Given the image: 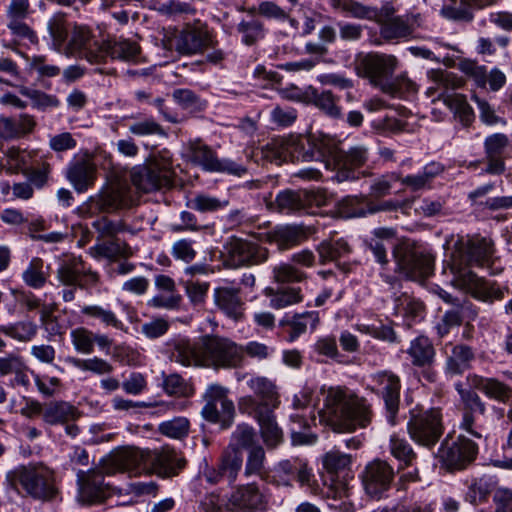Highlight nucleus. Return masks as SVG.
<instances>
[{
	"label": "nucleus",
	"mask_w": 512,
	"mask_h": 512,
	"mask_svg": "<svg viewBox=\"0 0 512 512\" xmlns=\"http://www.w3.org/2000/svg\"><path fill=\"white\" fill-rule=\"evenodd\" d=\"M478 453V446L472 440L459 436L453 439L447 436L438 448L435 456L448 470H462L472 463Z\"/></svg>",
	"instance_id": "9b49d317"
},
{
	"label": "nucleus",
	"mask_w": 512,
	"mask_h": 512,
	"mask_svg": "<svg viewBox=\"0 0 512 512\" xmlns=\"http://www.w3.org/2000/svg\"><path fill=\"white\" fill-rule=\"evenodd\" d=\"M265 295L269 297V305L274 309H283L303 301L299 287L266 288Z\"/></svg>",
	"instance_id": "58836bf2"
},
{
	"label": "nucleus",
	"mask_w": 512,
	"mask_h": 512,
	"mask_svg": "<svg viewBox=\"0 0 512 512\" xmlns=\"http://www.w3.org/2000/svg\"><path fill=\"white\" fill-rule=\"evenodd\" d=\"M372 381L381 390L388 422L395 425L400 402L399 377L390 371H380L372 375Z\"/></svg>",
	"instance_id": "6ab92c4d"
},
{
	"label": "nucleus",
	"mask_w": 512,
	"mask_h": 512,
	"mask_svg": "<svg viewBox=\"0 0 512 512\" xmlns=\"http://www.w3.org/2000/svg\"><path fill=\"white\" fill-rule=\"evenodd\" d=\"M103 467L100 463L88 471L77 472V500L85 505H94L103 502L107 496L108 485L104 483Z\"/></svg>",
	"instance_id": "4468645a"
},
{
	"label": "nucleus",
	"mask_w": 512,
	"mask_h": 512,
	"mask_svg": "<svg viewBox=\"0 0 512 512\" xmlns=\"http://www.w3.org/2000/svg\"><path fill=\"white\" fill-rule=\"evenodd\" d=\"M139 53V46L129 40H105L102 41V48L98 54L89 55L90 63L104 62L108 57L111 59H120L131 61L136 59Z\"/></svg>",
	"instance_id": "5701e85b"
},
{
	"label": "nucleus",
	"mask_w": 512,
	"mask_h": 512,
	"mask_svg": "<svg viewBox=\"0 0 512 512\" xmlns=\"http://www.w3.org/2000/svg\"><path fill=\"white\" fill-rule=\"evenodd\" d=\"M241 35V42L246 46H252L264 38V24L256 18L243 19L236 27Z\"/></svg>",
	"instance_id": "a18cd8bd"
},
{
	"label": "nucleus",
	"mask_w": 512,
	"mask_h": 512,
	"mask_svg": "<svg viewBox=\"0 0 512 512\" xmlns=\"http://www.w3.org/2000/svg\"><path fill=\"white\" fill-rule=\"evenodd\" d=\"M394 479V469L383 460L370 462L362 475L365 492L374 499H381L390 489Z\"/></svg>",
	"instance_id": "a211bd4d"
},
{
	"label": "nucleus",
	"mask_w": 512,
	"mask_h": 512,
	"mask_svg": "<svg viewBox=\"0 0 512 512\" xmlns=\"http://www.w3.org/2000/svg\"><path fill=\"white\" fill-rule=\"evenodd\" d=\"M273 279L277 283L302 282L306 274L289 263H280L273 267Z\"/></svg>",
	"instance_id": "052dcab7"
},
{
	"label": "nucleus",
	"mask_w": 512,
	"mask_h": 512,
	"mask_svg": "<svg viewBox=\"0 0 512 512\" xmlns=\"http://www.w3.org/2000/svg\"><path fill=\"white\" fill-rule=\"evenodd\" d=\"M7 27L12 36V41L16 45L29 47L38 43L36 32L26 23V21L7 22Z\"/></svg>",
	"instance_id": "8fccbe9b"
},
{
	"label": "nucleus",
	"mask_w": 512,
	"mask_h": 512,
	"mask_svg": "<svg viewBox=\"0 0 512 512\" xmlns=\"http://www.w3.org/2000/svg\"><path fill=\"white\" fill-rule=\"evenodd\" d=\"M475 358L474 349L467 344L453 345L450 353H447L445 373L450 376L462 375L466 370L472 368Z\"/></svg>",
	"instance_id": "c756f323"
},
{
	"label": "nucleus",
	"mask_w": 512,
	"mask_h": 512,
	"mask_svg": "<svg viewBox=\"0 0 512 512\" xmlns=\"http://www.w3.org/2000/svg\"><path fill=\"white\" fill-rule=\"evenodd\" d=\"M49 267L45 266L41 258L34 257L22 273V279L26 285L34 289L42 288L49 277Z\"/></svg>",
	"instance_id": "37998d69"
},
{
	"label": "nucleus",
	"mask_w": 512,
	"mask_h": 512,
	"mask_svg": "<svg viewBox=\"0 0 512 512\" xmlns=\"http://www.w3.org/2000/svg\"><path fill=\"white\" fill-rule=\"evenodd\" d=\"M317 253L320 264L325 265L327 263L335 262L338 267H341L338 260L350 253V247L343 239L322 241L317 246Z\"/></svg>",
	"instance_id": "a19ab883"
},
{
	"label": "nucleus",
	"mask_w": 512,
	"mask_h": 512,
	"mask_svg": "<svg viewBox=\"0 0 512 512\" xmlns=\"http://www.w3.org/2000/svg\"><path fill=\"white\" fill-rule=\"evenodd\" d=\"M406 353L410 357L412 365L420 368L432 366L436 356L431 340L424 335L413 339Z\"/></svg>",
	"instance_id": "e433bc0d"
},
{
	"label": "nucleus",
	"mask_w": 512,
	"mask_h": 512,
	"mask_svg": "<svg viewBox=\"0 0 512 512\" xmlns=\"http://www.w3.org/2000/svg\"><path fill=\"white\" fill-rule=\"evenodd\" d=\"M329 4L334 10L347 13L357 19L367 18L370 12L368 7L353 0H329Z\"/></svg>",
	"instance_id": "338daca9"
},
{
	"label": "nucleus",
	"mask_w": 512,
	"mask_h": 512,
	"mask_svg": "<svg viewBox=\"0 0 512 512\" xmlns=\"http://www.w3.org/2000/svg\"><path fill=\"white\" fill-rule=\"evenodd\" d=\"M103 472L113 475L117 472L138 474L147 465V452L132 447H124L113 451L99 462Z\"/></svg>",
	"instance_id": "dca6fc26"
},
{
	"label": "nucleus",
	"mask_w": 512,
	"mask_h": 512,
	"mask_svg": "<svg viewBox=\"0 0 512 512\" xmlns=\"http://www.w3.org/2000/svg\"><path fill=\"white\" fill-rule=\"evenodd\" d=\"M301 459L282 460L274 468L273 478L277 485L291 487Z\"/></svg>",
	"instance_id": "864d4df0"
},
{
	"label": "nucleus",
	"mask_w": 512,
	"mask_h": 512,
	"mask_svg": "<svg viewBox=\"0 0 512 512\" xmlns=\"http://www.w3.org/2000/svg\"><path fill=\"white\" fill-rule=\"evenodd\" d=\"M274 410L269 409L248 414L257 420L265 444L272 448L281 443L283 439V432L276 422Z\"/></svg>",
	"instance_id": "c9c22d12"
},
{
	"label": "nucleus",
	"mask_w": 512,
	"mask_h": 512,
	"mask_svg": "<svg viewBox=\"0 0 512 512\" xmlns=\"http://www.w3.org/2000/svg\"><path fill=\"white\" fill-rule=\"evenodd\" d=\"M92 227L102 238H114L119 233L129 232L134 234L138 229L132 228L122 220H110L107 217H100L93 221Z\"/></svg>",
	"instance_id": "09e8293b"
},
{
	"label": "nucleus",
	"mask_w": 512,
	"mask_h": 512,
	"mask_svg": "<svg viewBox=\"0 0 512 512\" xmlns=\"http://www.w3.org/2000/svg\"><path fill=\"white\" fill-rule=\"evenodd\" d=\"M131 203L132 196L129 188L121 184H112L97 195L91 196L86 203V209L90 214L113 212L129 207Z\"/></svg>",
	"instance_id": "f3484780"
},
{
	"label": "nucleus",
	"mask_w": 512,
	"mask_h": 512,
	"mask_svg": "<svg viewBox=\"0 0 512 512\" xmlns=\"http://www.w3.org/2000/svg\"><path fill=\"white\" fill-rule=\"evenodd\" d=\"M147 464H150L159 476L169 478L179 473L185 465V459L174 449L166 447L161 450L147 452Z\"/></svg>",
	"instance_id": "4be33fe9"
},
{
	"label": "nucleus",
	"mask_w": 512,
	"mask_h": 512,
	"mask_svg": "<svg viewBox=\"0 0 512 512\" xmlns=\"http://www.w3.org/2000/svg\"><path fill=\"white\" fill-rule=\"evenodd\" d=\"M35 411L42 412L43 420L50 425L65 424L75 421L80 413L75 406L65 401L51 402L42 410L40 404H35Z\"/></svg>",
	"instance_id": "f704fd0d"
},
{
	"label": "nucleus",
	"mask_w": 512,
	"mask_h": 512,
	"mask_svg": "<svg viewBox=\"0 0 512 512\" xmlns=\"http://www.w3.org/2000/svg\"><path fill=\"white\" fill-rule=\"evenodd\" d=\"M428 76L435 84L429 90L439 91V96L443 97L444 103L454 112L462 125L470 126L475 119L473 108L468 104L464 95L449 93L461 87L462 80L444 70H431L428 72Z\"/></svg>",
	"instance_id": "0eeeda50"
},
{
	"label": "nucleus",
	"mask_w": 512,
	"mask_h": 512,
	"mask_svg": "<svg viewBox=\"0 0 512 512\" xmlns=\"http://www.w3.org/2000/svg\"><path fill=\"white\" fill-rule=\"evenodd\" d=\"M463 403V419L461 428L469 434L481 438V434L473 430L476 415H485L486 405L480 396L471 389H458Z\"/></svg>",
	"instance_id": "b1692460"
},
{
	"label": "nucleus",
	"mask_w": 512,
	"mask_h": 512,
	"mask_svg": "<svg viewBox=\"0 0 512 512\" xmlns=\"http://www.w3.org/2000/svg\"><path fill=\"white\" fill-rule=\"evenodd\" d=\"M65 175L75 191L83 193L94 185L96 166L86 157L74 159L68 164Z\"/></svg>",
	"instance_id": "412c9836"
},
{
	"label": "nucleus",
	"mask_w": 512,
	"mask_h": 512,
	"mask_svg": "<svg viewBox=\"0 0 512 512\" xmlns=\"http://www.w3.org/2000/svg\"><path fill=\"white\" fill-rule=\"evenodd\" d=\"M393 257L396 270L410 280L422 281L432 274L434 258L414 243H402L395 247Z\"/></svg>",
	"instance_id": "6e6552de"
},
{
	"label": "nucleus",
	"mask_w": 512,
	"mask_h": 512,
	"mask_svg": "<svg viewBox=\"0 0 512 512\" xmlns=\"http://www.w3.org/2000/svg\"><path fill=\"white\" fill-rule=\"evenodd\" d=\"M305 98L330 117L337 118L341 109L336 103V98L330 90L319 91L309 86L304 92Z\"/></svg>",
	"instance_id": "4c0bfd02"
},
{
	"label": "nucleus",
	"mask_w": 512,
	"mask_h": 512,
	"mask_svg": "<svg viewBox=\"0 0 512 512\" xmlns=\"http://www.w3.org/2000/svg\"><path fill=\"white\" fill-rule=\"evenodd\" d=\"M48 30L54 47L61 50L68 35L64 14H54L48 21Z\"/></svg>",
	"instance_id": "13d9d810"
},
{
	"label": "nucleus",
	"mask_w": 512,
	"mask_h": 512,
	"mask_svg": "<svg viewBox=\"0 0 512 512\" xmlns=\"http://www.w3.org/2000/svg\"><path fill=\"white\" fill-rule=\"evenodd\" d=\"M368 160V149L365 146H354L348 151L343 153L339 161L338 171L335 179L338 182L356 180L359 174L355 171L357 168L363 166Z\"/></svg>",
	"instance_id": "393cba45"
},
{
	"label": "nucleus",
	"mask_w": 512,
	"mask_h": 512,
	"mask_svg": "<svg viewBox=\"0 0 512 512\" xmlns=\"http://www.w3.org/2000/svg\"><path fill=\"white\" fill-rule=\"evenodd\" d=\"M370 202L365 198H359L356 196H347L340 202V210L345 217H364L369 214Z\"/></svg>",
	"instance_id": "bf43d9fd"
},
{
	"label": "nucleus",
	"mask_w": 512,
	"mask_h": 512,
	"mask_svg": "<svg viewBox=\"0 0 512 512\" xmlns=\"http://www.w3.org/2000/svg\"><path fill=\"white\" fill-rule=\"evenodd\" d=\"M240 364V345L219 336H204L202 338V366L232 368Z\"/></svg>",
	"instance_id": "1a4fd4ad"
},
{
	"label": "nucleus",
	"mask_w": 512,
	"mask_h": 512,
	"mask_svg": "<svg viewBox=\"0 0 512 512\" xmlns=\"http://www.w3.org/2000/svg\"><path fill=\"white\" fill-rule=\"evenodd\" d=\"M397 66L398 59L394 55L378 52L359 53L354 61L356 74L382 92L392 91L388 81Z\"/></svg>",
	"instance_id": "423d86ee"
},
{
	"label": "nucleus",
	"mask_w": 512,
	"mask_h": 512,
	"mask_svg": "<svg viewBox=\"0 0 512 512\" xmlns=\"http://www.w3.org/2000/svg\"><path fill=\"white\" fill-rule=\"evenodd\" d=\"M158 431L166 437L181 440L188 436L190 422L186 417H175L161 422Z\"/></svg>",
	"instance_id": "603ef678"
},
{
	"label": "nucleus",
	"mask_w": 512,
	"mask_h": 512,
	"mask_svg": "<svg viewBox=\"0 0 512 512\" xmlns=\"http://www.w3.org/2000/svg\"><path fill=\"white\" fill-rule=\"evenodd\" d=\"M229 505L234 512H264L267 502L255 484L239 486L232 492Z\"/></svg>",
	"instance_id": "aec40b11"
},
{
	"label": "nucleus",
	"mask_w": 512,
	"mask_h": 512,
	"mask_svg": "<svg viewBox=\"0 0 512 512\" xmlns=\"http://www.w3.org/2000/svg\"><path fill=\"white\" fill-rule=\"evenodd\" d=\"M224 248L225 261L234 268L258 265L265 262L269 257L267 248L256 242L241 238H231Z\"/></svg>",
	"instance_id": "2eb2a0df"
},
{
	"label": "nucleus",
	"mask_w": 512,
	"mask_h": 512,
	"mask_svg": "<svg viewBox=\"0 0 512 512\" xmlns=\"http://www.w3.org/2000/svg\"><path fill=\"white\" fill-rule=\"evenodd\" d=\"M81 313L89 318L99 320L105 326H111L116 329H122L123 323L117 318L115 313L99 305H85L81 308Z\"/></svg>",
	"instance_id": "6e6d98bb"
},
{
	"label": "nucleus",
	"mask_w": 512,
	"mask_h": 512,
	"mask_svg": "<svg viewBox=\"0 0 512 512\" xmlns=\"http://www.w3.org/2000/svg\"><path fill=\"white\" fill-rule=\"evenodd\" d=\"M388 85L391 92H384L392 97L405 98L417 92V84L407 77L406 74H401L395 78H390Z\"/></svg>",
	"instance_id": "e2e57ef3"
},
{
	"label": "nucleus",
	"mask_w": 512,
	"mask_h": 512,
	"mask_svg": "<svg viewBox=\"0 0 512 512\" xmlns=\"http://www.w3.org/2000/svg\"><path fill=\"white\" fill-rule=\"evenodd\" d=\"M328 153L326 139L314 134L273 138L261 148L262 157L277 165L295 160L321 161Z\"/></svg>",
	"instance_id": "7ed1b4c3"
},
{
	"label": "nucleus",
	"mask_w": 512,
	"mask_h": 512,
	"mask_svg": "<svg viewBox=\"0 0 512 512\" xmlns=\"http://www.w3.org/2000/svg\"><path fill=\"white\" fill-rule=\"evenodd\" d=\"M214 303L217 308L228 318L240 321L244 316V302L239 290L230 287H218L213 293Z\"/></svg>",
	"instance_id": "a878e982"
},
{
	"label": "nucleus",
	"mask_w": 512,
	"mask_h": 512,
	"mask_svg": "<svg viewBox=\"0 0 512 512\" xmlns=\"http://www.w3.org/2000/svg\"><path fill=\"white\" fill-rule=\"evenodd\" d=\"M388 448L390 454L399 462V468H406L414 465L417 455L406 438L397 434H392L390 436Z\"/></svg>",
	"instance_id": "ea45409f"
},
{
	"label": "nucleus",
	"mask_w": 512,
	"mask_h": 512,
	"mask_svg": "<svg viewBox=\"0 0 512 512\" xmlns=\"http://www.w3.org/2000/svg\"><path fill=\"white\" fill-rule=\"evenodd\" d=\"M171 178V163L165 159L155 158L145 166L133 168L131 172L133 185L146 193L170 186Z\"/></svg>",
	"instance_id": "ddd939ff"
},
{
	"label": "nucleus",
	"mask_w": 512,
	"mask_h": 512,
	"mask_svg": "<svg viewBox=\"0 0 512 512\" xmlns=\"http://www.w3.org/2000/svg\"><path fill=\"white\" fill-rule=\"evenodd\" d=\"M247 386L254 396H243L238 401V409L241 413L253 414L255 412L276 409L279 406V395L276 385L264 376H251Z\"/></svg>",
	"instance_id": "9d476101"
},
{
	"label": "nucleus",
	"mask_w": 512,
	"mask_h": 512,
	"mask_svg": "<svg viewBox=\"0 0 512 512\" xmlns=\"http://www.w3.org/2000/svg\"><path fill=\"white\" fill-rule=\"evenodd\" d=\"M211 44L209 31L200 27H186L176 39V48L182 54H196Z\"/></svg>",
	"instance_id": "cd10ccee"
},
{
	"label": "nucleus",
	"mask_w": 512,
	"mask_h": 512,
	"mask_svg": "<svg viewBox=\"0 0 512 512\" xmlns=\"http://www.w3.org/2000/svg\"><path fill=\"white\" fill-rule=\"evenodd\" d=\"M163 389L169 395L190 396L193 391L190 385L178 374H163Z\"/></svg>",
	"instance_id": "69168bd1"
},
{
	"label": "nucleus",
	"mask_w": 512,
	"mask_h": 512,
	"mask_svg": "<svg viewBox=\"0 0 512 512\" xmlns=\"http://www.w3.org/2000/svg\"><path fill=\"white\" fill-rule=\"evenodd\" d=\"M229 205L228 199H220L208 194H198L191 201V208L201 213L222 210Z\"/></svg>",
	"instance_id": "4d7b16f0"
},
{
	"label": "nucleus",
	"mask_w": 512,
	"mask_h": 512,
	"mask_svg": "<svg viewBox=\"0 0 512 512\" xmlns=\"http://www.w3.org/2000/svg\"><path fill=\"white\" fill-rule=\"evenodd\" d=\"M352 456L344 453L338 447L326 452L322 457V465L328 473H338L349 468Z\"/></svg>",
	"instance_id": "3c124183"
},
{
	"label": "nucleus",
	"mask_w": 512,
	"mask_h": 512,
	"mask_svg": "<svg viewBox=\"0 0 512 512\" xmlns=\"http://www.w3.org/2000/svg\"><path fill=\"white\" fill-rule=\"evenodd\" d=\"M319 417L336 432H354L357 428H366L373 413L364 398L348 389L332 387L327 391Z\"/></svg>",
	"instance_id": "f03ea898"
},
{
	"label": "nucleus",
	"mask_w": 512,
	"mask_h": 512,
	"mask_svg": "<svg viewBox=\"0 0 512 512\" xmlns=\"http://www.w3.org/2000/svg\"><path fill=\"white\" fill-rule=\"evenodd\" d=\"M444 166L436 161L426 164L422 171L417 174H410L405 177L399 176L401 184L412 192L430 189L434 179L444 172Z\"/></svg>",
	"instance_id": "72a5a7b5"
},
{
	"label": "nucleus",
	"mask_w": 512,
	"mask_h": 512,
	"mask_svg": "<svg viewBox=\"0 0 512 512\" xmlns=\"http://www.w3.org/2000/svg\"><path fill=\"white\" fill-rule=\"evenodd\" d=\"M171 345V360L183 366H202V341L195 344L187 338H176Z\"/></svg>",
	"instance_id": "2f4dec72"
},
{
	"label": "nucleus",
	"mask_w": 512,
	"mask_h": 512,
	"mask_svg": "<svg viewBox=\"0 0 512 512\" xmlns=\"http://www.w3.org/2000/svg\"><path fill=\"white\" fill-rule=\"evenodd\" d=\"M190 159L204 170L213 171L217 157L213 150L200 140L192 141L189 145Z\"/></svg>",
	"instance_id": "49530a36"
},
{
	"label": "nucleus",
	"mask_w": 512,
	"mask_h": 512,
	"mask_svg": "<svg viewBox=\"0 0 512 512\" xmlns=\"http://www.w3.org/2000/svg\"><path fill=\"white\" fill-rule=\"evenodd\" d=\"M7 488L41 502H50L58 496L52 470L40 463L18 465L5 475Z\"/></svg>",
	"instance_id": "20e7f679"
},
{
	"label": "nucleus",
	"mask_w": 512,
	"mask_h": 512,
	"mask_svg": "<svg viewBox=\"0 0 512 512\" xmlns=\"http://www.w3.org/2000/svg\"><path fill=\"white\" fill-rule=\"evenodd\" d=\"M243 458L237 450L226 452L223 456L220 470L222 471L223 477L227 479L229 483H233L236 480L238 472L241 470Z\"/></svg>",
	"instance_id": "680f3d73"
},
{
	"label": "nucleus",
	"mask_w": 512,
	"mask_h": 512,
	"mask_svg": "<svg viewBox=\"0 0 512 512\" xmlns=\"http://www.w3.org/2000/svg\"><path fill=\"white\" fill-rule=\"evenodd\" d=\"M100 48H102V42L93 40L88 28L76 26L66 46V52L70 55H79L90 62L88 56L98 54Z\"/></svg>",
	"instance_id": "c85d7f7f"
},
{
	"label": "nucleus",
	"mask_w": 512,
	"mask_h": 512,
	"mask_svg": "<svg viewBox=\"0 0 512 512\" xmlns=\"http://www.w3.org/2000/svg\"><path fill=\"white\" fill-rule=\"evenodd\" d=\"M407 431L418 445L432 449L444 433L442 413L439 408L415 407L409 412Z\"/></svg>",
	"instance_id": "39448f33"
},
{
	"label": "nucleus",
	"mask_w": 512,
	"mask_h": 512,
	"mask_svg": "<svg viewBox=\"0 0 512 512\" xmlns=\"http://www.w3.org/2000/svg\"><path fill=\"white\" fill-rule=\"evenodd\" d=\"M305 238L306 236L303 229L297 226L281 227L273 234V241L281 251L299 245Z\"/></svg>",
	"instance_id": "c03bdc74"
},
{
	"label": "nucleus",
	"mask_w": 512,
	"mask_h": 512,
	"mask_svg": "<svg viewBox=\"0 0 512 512\" xmlns=\"http://www.w3.org/2000/svg\"><path fill=\"white\" fill-rule=\"evenodd\" d=\"M0 333L19 342H29L37 333V325L32 321H19L0 325Z\"/></svg>",
	"instance_id": "de8ad7c7"
},
{
	"label": "nucleus",
	"mask_w": 512,
	"mask_h": 512,
	"mask_svg": "<svg viewBox=\"0 0 512 512\" xmlns=\"http://www.w3.org/2000/svg\"><path fill=\"white\" fill-rule=\"evenodd\" d=\"M320 322L319 312L305 311L295 313L292 316L285 315L280 321L279 326L288 332V340L295 341L301 335L307 332L308 328L314 331Z\"/></svg>",
	"instance_id": "bb28decb"
},
{
	"label": "nucleus",
	"mask_w": 512,
	"mask_h": 512,
	"mask_svg": "<svg viewBox=\"0 0 512 512\" xmlns=\"http://www.w3.org/2000/svg\"><path fill=\"white\" fill-rule=\"evenodd\" d=\"M419 14H406L380 24V35L386 40L406 38L419 26Z\"/></svg>",
	"instance_id": "7c9ffc66"
},
{
	"label": "nucleus",
	"mask_w": 512,
	"mask_h": 512,
	"mask_svg": "<svg viewBox=\"0 0 512 512\" xmlns=\"http://www.w3.org/2000/svg\"><path fill=\"white\" fill-rule=\"evenodd\" d=\"M6 164L12 173L25 172L31 159V154L18 147H10L5 152Z\"/></svg>",
	"instance_id": "0e129e2a"
},
{
	"label": "nucleus",
	"mask_w": 512,
	"mask_h": 512,
	"mask_svg": "<svg viewBox=\"0 0 512 512\" xmlns=\"http://www.w3.org/2000/svg\"><path fill=\"white\" fill-rule=\"evenodd\" d=\"M306 190H283L275 198V206L278 212L290 214L305 210Z\"/></svg>",
	"instance_id": "79ce46f5"
},
{
	"label": "nucleus",
	"mask_w": 512,
	"mask_h": 512,
	"mask_svg": "<svg viewBox=\"0 0 512 512\" xmlns=\"http://www.w3.org/2000/svg\"><path fill=\"white\" fill-rule=\"evenodd\" d=\"M71 340L74 348L83 354H90L94 349V334L90 330L80 327L71 331Z\"/></svg>",
	"instance_id": "774afa93"
},
{
	"label": "nucleus",
	"mask_w": 512,
	"mask_h": 512,
	"mask_svg": "<svg viewBox=\"0 0 512 512\" xmlns=\"http://www.w3.org/2000/svg\"><path fill=\"white\" fill-rule=\"evenodd\" d=\"M493 255V242L487 238H472L465 243L457 244L450 262L456 286L480 301L493 302L503 299L504 289L495 282L484 280L467 269L473 265H488Z\"/></svg>",
	"instance_id": "f257e3e1"
},
{
	"label": "nucleus",
	"mask_w": 512,
	"mask_h": 512,
	"mask_svg": "<svg viewBox=\"0 0 512 512\" xmlns=\"http://www.w3.org/2000/svg\"><path fill=\"white\" fill-rule=\"evenodd\" d=\"M228 389L219 384H210L204 394L206 404L202 416L209 422L218 423L225 429L231 426L235 414L234 403L227 397Z\"/></svg>",
	"instance_id": "f8f14e48"
},
{
	"label": "nucleus",
	"mask_w": 512,
	"mask_h": 512,
	"mask_svg": "<svg viewBox=\"0 0 512 512\" xmlns=\"http://www.w3.org/2000/svg\"><path fill=\"white\" fill-rule=\"evenodd\" d=\"M467 380L473 388L480 390L488 398L498 402L506 403L512 396V388L495 378L469 374Z\"/></svg>",
	"instance_id": "473e14b6"
},
{
	"label": "nucleus",
	"mask_w": 512,
	"mask_h": 512,
	"mask_svg": "<svg viewBox=\"0 0 512 512\" xmlns=\"http://www.w3.org/2000/svg\"><path fill=\"white\" fill-rule=\"evenodd\" d=\"M67 361L82 371H89L96 375H107L114 370L112 364H110L107 360L98 357L89 359L70 357Z\"/></svg>",
	"instance_id": "5fc2aeb1"
}]
</instances>
